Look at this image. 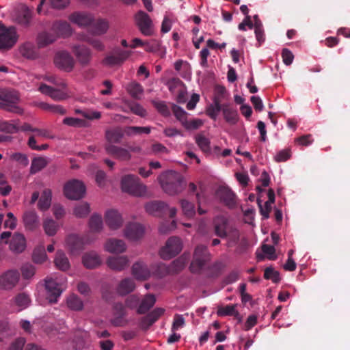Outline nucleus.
<instances>
[{
  "label": "nucleus",
  "instance_id": "f257e3e1",
  "mask_svg": "<svg viewBox=\"0 0 350 350\" xmlns=\"http://www.w3.org/2000/svg\"><path fill=\"white\" fill-rule=\"evenodd\" d=\"M159 181L163 190L171 196L180 193L185 186L183 176L175 171L162 173L159 176Z\"/></svg>",
  "mask_w": 350,
  "mask_h": 350
},
{
  "label": "nucleus",
  "instance_id": "f03ea898",
  "mask_svg": "<svg viewBox=\"0 0 350 350\" xmlns=\"http://www.w3.org/2000/svg\"><path fill=\"white\" fill-rule=\"evenodd\" d=\"M18 93L13 90L0 89V108L5 111L21 114L23 109L18 106Z\"/></svg>",
  "mask_w": 350,
  "mask_h": 350
},
{
  "label": "nucleus",
  "instance_id": "7ed1b4c3",
  "mask_svg": "<svg viewBox=\"0 0 350 350\" xmlns=\"http://www.w3.org/2000/svg\"><path fill=\"white\" fill-rule=\"evenodd\" d=\"M122 191L135 196H141L146 191V187L140 183L139 178L133 174L125 175L122 178Z\"/></svg>",
  "mask_w": 350,
  "mask_h": 350
},
{
  "label": "nucleus",
  "instance_id": "20e7f679",
  "mask_svg": "<svg viewBox=\"0 0 350 350\" xmlns=\"http://www.w3.org/2000/svg\"><path fill=\"white\" fill-rule=\"evenodd\" d=\"M209 260L210 254L208 251L207 247L204 245H199L196 246L193 254V258L189 267L190 271L192 273L200 272Z\"/></svg>",
  "mask_w": 350,
  "mask_h": 350
},
{
  "label": "nucleus",
  "instance_id": "39448f33",
  "mask_svg": "<svg viewBox=\"0 0 350 350\" xmlns=\"http://www.w3.org/2000/svg\"><path fill=\"white\" fill-rule=\"evenodd\" d=\"M145 209L148 214L157 217H163L167 214L170 218L176 216L177 210L175 207L170 208L167 204L161 201H152L147 203Z\"/></svg>",
  "mask_w": 350,
  "mask_h": 350
},
{
  "label": "nucleus",
  "instance_id": "423d86ee",
  "mask_svg": "<svg viewBox=\"0 0 350 350\" xmlns=\"http://www.w3.org/2000/svg\"><path fill=\"white\" fill-rule=\"evenodd\" d=\"M182 250V243L180 238L177 237H172L169 238L163 247L159 254L163 260H169L176 256Z\"/></svg>",
  "mask_w": 350,
  "mask_h": 350
},
{
  "label": "nucleus",
  "instance_id": "0eeeda50",
  "mask_svg": "<svg viewBox=\"0 0 350 350\" xmlns=\"http://www.w3.org/2000/svg\"><path fill=\"white\" fill-rule=\"evenodd\" d=\"M85 192V187L84 184L76 179L67 182L64 187L65 196L70 200H79L82 198Z\"/></svg>",
  "mask_w": 350,
  "mask_h": 350
},
{
  "label": "nucleus",
  "instance_id": "6e6552de",
  "mask_svg": "<svg viewBox=\"0 0 350 350\" xmlns=\"http://www.w3.org/2000/svg\"><path fill=\"white\" fill-rule=\"evenodd\" d=\"M18 36L14 27L0 25V49L9 50L16 44Z\"/></svg>",
  "mask_w": 350,
  "mask_h": 350
},
{
  "label": "nucleus",
  "instance_id": "1a4fd4ad",
  "mask_svg": "<svg viewBox=\"0 0 350 350\" xmlns=\"http://www.w3.org/2000/svg\"><path fill=\"white\" fill-rule=\"evenodd\" d=\"M44 286L46 299L51 304L57 303L63 291L62 284L51 278H46L44 279Z\"/></svg>",
  "mask_w": 350,
  "mask_h": 350
},
{
  "label": "nucleus",
  "instance_id": "9d476101",
  "mask_svg": "<svg viewBox=\"0 0 350 350\" xmlns=\"http://www.w3.org/2000/svg\"><path fill=\"white\" fill-rule=\"evenodd\" d=\"M135 19L137 27L144 36H149L152 34V22L148 14L140 10L136 13Z\"/></svg>",
  "mask_w": 350,
  "mask_h": 350
},
{
  "label": "nucleus",
  "instance_id": "9b49d317",
  "mask_svg": "<svg viewBox=\"0 0 350 350\" xmlns=\"http://www.w3.org/2000/svg\"><path fill=\"white\" fill-rule=\"evenodd\" d=\"M54 63L59 69L70 72L74 68L75 60L68 52L60 51L55 54Z\"/></svg>",
  "mask_w": 350,
  "mask_h": 350
},
{
  "label": "nucleus",
  "instance_id": "f8f14e48",
  "mask_svg": "<svg viewBox=\"0 0 350 350\" xmlns=\"http://www.w3.org/2000/svg\"><path fill=\"white\" fill-rule=\"evenodd\" d=\"M226 92L224 87H220L217 90V95L215 96L213 104L208 106L206 114L213 120H215L219 113L222 111L223 105L221 104V99Z\"/></svg>",
  "mask_w": 350,
  "mask_h": 350
},
{
  "label": "nucleus",
  "instance_id": "ddd939ff",
  "mask_svg": "<svg viewBox=\"0 0 350 350\" xmlns=\"http://www.w3.org/2000/svg\"><path fill=\"white\" fill-rule=\"evenodd\" d=\"M130 54L131 52L129 51L118 49L105 57L103 63L109 66L121 65L129 57Z\"/></svg>",
  "mask_w": 350,
  "mask_h": 350
},
{
  "label": "nucleus",
  "instance_id": "4468645a",
  "mask_svg": "<svg viewBox=\"0 0 350 350\" xmlns=\"http://www.w3.org/2000/svg\"><path fill=\"white\" fill-rule=\"evenodd\" d=\"M20 273L17 270H8L0 276V286L5 290L13 288L18 282Z\"/></svg>",
  "mask_w": 350,
  "mask_h": 350
},
{
  "label": "nucleus",
  "instance_id": "2eb2a0df",
  "mask_svg": "<svg viewBox=\"0 0 350 350\" xmlns=\"http://www.w3.org/2000/svg\"><path fill=\"white\" fill-rule=\"evenodd\" d=\"M105 152L114 158L121 161H129L131 158L129 151L124 148L114 144H105L104 146Z\"/></svg>",
  "mask_w": 350,
  "mask_h": 350
},
{
  "label": "nucleus",
  "instance_id": "dca6fc26",
  "mask_svg": "<svg viewBox=\"0 0 350 350\" xmlns=\"http://www.w3.org/2000/svg\"><path fill=\"white\" fill-rule=\"evenodd\" d=\"M217 195L220 200L228 207L233 208L236 206V196L228 187H221L217 191Z\"/></svg>",
  "mask_w": 350,
  "mask_h": 350
},
{
  "label": "nucleus",
  "instance_id": "f3484780",
  "mask_svg": "<svg viewBox=\"0 0 350 350\" xmlns=\"http://www.w3.org/2000/svg\"><path fill=\"white\" fill-rule=\"evenodd\" d=\"M113 318L111 322L116 327H122L126 324L124 317L126 316L125 307L121 302L115 303L113 306Z\"/></svg>",
  "mask_w": 350,
  "mask_h": 350
},
{
  "label": "nucleus",
  "instance_id": "a211bd4d",
  "mask_svg": "<svg viewBox=\"0 0 350 350\" xmlns=\"http://www.w3.org/2000/svg\"><path fill=\"white\" fill-rule=\"evenodd\" d=\"M72 51L81 65L85 66L90 63L92 52L89 48L84 45L76 44L72 46Z\"/></svg>",
  "mask_w": 350,
  "mask_h": 350
},
{
  "label": "nucleus",
  "instance_id": "6ab92c4d",
  "mask_svg": "<svg viewBox=\"0 0 350 350\" xmlns=\"http://www.w3.org/2000/svg\"><path fill=\"white\" fill-rule=\"evenodd\" d=\"M107 266L115 271H121L129 266V259L126 256H109L106 262Z\"/></svg>",
  "mask_w": 350,
  "mask_h": 350
},
{
  "label": "nucleus",
  "instance_id": "aec40b11",
  "mask_svg": "<svg viewBox=\"0 0 350 350\" xmlns=\"http://www.w3.org/2000/svg\"><path fill=\"white\" fill-rule=\"evenodd\" d=\"M144 228L137 223L128 224L124 230V234L126 238L131 240H137L143 237Z\"/></svg>",
  "mask_w": 350,
  "mask_h": 350
},
{
  "label": "nucleus",
  "instance_id": "412c9836",
  "mask_svg": "<svg viewBox=\"0 0 350 350\" xmlns=\"http://www.w3.org/2000/svg\"><path fill=\"white\" fill-rule=\"evenodd\" d=\"M38 90L41 93L50 96L55 100H62L67 97L66 94L61 90L54 88L44 83H42Z\"/></svg>",
  "mask_w": 350,
  "mask_h": 350
},
{
  "label": "nucleus",
  "instance_id": "4be33fe9",
  "mask_svg": "<svg viewBox=\"0 0 350 350\" xmlns=\"http://www.w3.org/2000/svg\"><path fill=\"white\" fill-rule=\"evenodd\" d=\"M23 219L24 226L28 230H36L40 226L39 217L33 211H26L23 215Z\"/></svg>",
  "mask_w": 350,
  "mask_h": 350
},
{
  "label": "nucleus",
  "instance_id": "5701e85b",
  "mask_svg": "<svg viewBox=\"0 0 350 350\" xmlns=\"http://www.w3.org/2000/svg\"><path fill=\"white\" fill-rule=\"evenodd\" d=\"M105 222L111 230H116L122 225L121 215L116 210H109L105 215Z\"/></svg>",
  "mask_w": 350,
  "mask_h": 350
},
{
  "label": "nucleus",
  "instance_id": "b1692460",
  "mask_svg": "<svg viewBox=\"0 0 350 350\" xmlns=\"http://www.w3.org/2000/svg\"><path fill=\"white\" fill-rule=\"evenodd\" d=\"M214 231L220 238H226L228 235V219L224 216H217L213 220Z\"/></svg>",
  "mask_w": 350,
  "mask_h": 350
},
{
  "label": "nucleus",
  "instance_id": "393cba45",
  "mask_svg": "<svg viewBox=\"0 0 350 350\" xmlns=\"http://www.w3.org/2000/svg\"><path fill=\"white\" fill-rule=\"evenodd\" d=\"M88 242L87 240L77 234H70L66 239L67 245L72 252L82 250Z\"/></svg>",
  "mask_w": 350,
  "mask_h": 350
},
{
  "label": "nucleus",
  "instance_id": "a878e982",
  "mask_svg": "<svg viewBox=\"0 0 350 350\" xmlns=\"http://www.w3.org/2000/svg\"><path fill=\"white\" fill-rule=\"evenodd\" d=\"M132 274L137 280H145L150 275L147 266L142 262H137L132 267Z\"/></svg>",
  "mask_w": 350,
  "mask_h": 350
},
{
  "label": "nucleus",
  "instance_id": "bb28decb",
  "mask_svg": "<svg viewBox=\"0 0 350 350\" xmlns=\"http://www.w3.org/2000/svg\"><path fill=\"white\" fill-rule=\"evenodd\" d=\"M105 249L110 253L120 254L125 252L126 247L122 240L109 239L105 243Z\"/></svg>",
  "mask_w": 350,
  "mask_h": 350
},
{
  "label": "nucleus",
  "instance_id": "cd10ccee",
  "mask_svg": "<svg viewBox=\"0 0 350 350\" xmlns=\"http://www.w3.org/2000/svg\"><path fill=\"white\" fill-rule=\"evenodd\" d=\"M26 247V240L23 234L14 233L10 243V248L16 253H21Z\"/></svg>",
  "mask_w": 350,
  "mask_h": 350
},
{
  "label": "nucleus",
  "instance_id": "c85d7f7f",
  "mask_svg": "<svg viewBox=\"0 0 350 350\" xmlns=\"http://www.w3.org/2000/svg\"><path fill=\"white\" fill-rule=\"evenodd\" d=\"M83 263L88 269H94L101 264V259L96 252L92 251L83 256Z\"/></svg>",
  "mask_w": 350,
  "mask_h": 350
},
{
  "label": "nucleus",
  "instance_id": "c756f323",
  "mask_svg": "<svg viewBox=\"0 0 350 350\" xmlns=\"http://www.w3.org/2000/svg\"><path fill=\"white\" fill-rule=\"evenodd\" d=\"M156 302V297L153 294H146L143 298H140L139 306L137 313L143 314L146 313L149 310L153 307Z\"/></svg>",
  "mask_w": 350,
  "mask_h": 350
},
{
  "label": "nucleus",
  "instance_id": "7c9ffc66",
  "mask_svg": "<svg viewBox=\"0 0 350 350\" xmlns=\"http://www.w3.org/2000/svg\"><path fill=\"white\" fill-rule=\"evenodd\" d=\"M57 40V36L54 33L48 31H42L39 33L36 38L38 47L41 49L53 44Z\"/></svg>",
  "mask_w": 350,
  "mask_h": 350
},
{
  "label": "nucleus",
  "instance_id": "2f4dec72",
  "mask_svg": "<svg viewBox=\"0 0 350 350\" xmlns=\"http://www.w3.org/2000/svg\"><path fill=\"white\" fill-rule=\"evenodd\" d=\"M52 29L58 36L67 37L71 34L72 30L70 24L66 21H56L53 24Z\"/></svg>",
  "mask_w": 350,
  "mask_h": 350
},
{
  "label": "nucleus",
  "instance_id": "473e14b6",
  "mask_svg": "<svg viewBox=\"0 0 350 350\" xmlns=\"http://www.w3.org/2000/svg\"><path fill=\"white\" fill-rule=\"evenodd\" d=\"M222 113L225 120L230 124H235L238 121V112L230 104H223Z\"/></svg>",
  "mask_w": 350,
  "mask_h": 350
},
{
  "label": "nucleus",
  "instance_id": "72a5a7b5",
  "mask_svg": "<svg viewBox=\"0 0 350 350\" xmlns=\"http://www.w3.org/2000/svg\"><path fill=\"white\" fill-rule=\"evenodd\" d=\"M69 19L79 27H86L92 23V17L90 15L78 12L72 14L69 16Z\"/></svg>",
  "mask_w": 350,
  "mask_h": 350
},
{
  "label": "nucleus",
  "instance_id": "f704fd0d",
  "mask_svg": "<svg viewBox=\"0 0 350 350\" xmlns=\"http://www.w3.org/2000/svg\"><path fill=\"white\" fill-rule=\"evenodd\" d=\"M135 288V284L131 278H124L119 283L117 291L118 293L122 296L128 295L131 293Z\"/></svg>",
  "mask_w": 350,
  "mask_h": 350
},
{
  "label": "nucleus",
  "instance_id": "c9c22d12",
  "mask_svg": "<svg viewBox=\"0 0 350 350\" xmlns=\"http://www.w3.org/2000/svg\"><path fill=\"white\" fill-rule=\"evenodd\" d=\"M123 135V133L120 128L107 129L105 131V139L107 141L105 144H119L120 143Z\"/></svg>",
  "mask_w": 350,
  "mask_h": 350
},
{
  "label": "nucleus",
  "instance_id": "e433bc0d",
  "mask_svg": "<svg viewBox=\"0 0 350 350\" xmlns=\"http://www.w3.org/2000/svg\"><path fill=\"white\" fill-rule=\"evenodd\" d=\"M188 262V257L182 255L175 260H174L168 267L167 271L172 274H176L181 271Z\"/></svg>",
  "mask_w": 350,
  "mask_h": 350
},
{
  "label": "nucleus",
  "instance_id": "4c0bfd02",
  "mask_svg": "<svg viewBox=\"0 0 350 350\" xmlns=\"http://www.w3.org/2000/svg\"><path fill=\"white\" fill-rule=\"evenodd\" d=\"M20 53L25 58L34 59L38 57V52L33 44L26 42L20 47Z\"/></svg>",
  "mask_w": 350,
  "mask_h": 350
},
{
  "label": "nucleus",
  "instance_id": "58836bf2",
  "mask_svg": "<svg viewBox=\"0 0 350 350\" xmlns=\"http://www.w3.org/2000/svg\"><path fill=\"white\" fill-rule=\"evenodd\" d=\"M54 263L57 269L66 271L70 268V262L66 255L62 251H57L54 259Z\"/></svg>",
  "mask_w": 350,
  "mask_h": 350
},
{
  "label": "nucleus",
  "instance_id": "ea45409f",
  "mask_svg": "<svg viewBox=\"0 0 350 350\" xmlns=\"http://www.w3.org/2000/svg\"><path fill=\"white\" fill-rule=\"evenodd\" d=\"M31 18L32 10L25 5L23 6L17 16L18 23L24 27H28L30 25Z\"/></svg>",
  "mask_w": 350,
  "mask_h": 350
},
{
  "label": "nucleus",
  "instance_id": "a19ab883",
  "mask_svg": "<svg viewBox=\"0 0 350 350\" xmlns=\"http://www.w3.org/2000/svg\"><path fill=\"white\" fill-rule=\"evenodd\" d=\"M51 191L49 189H45L42 193L41 197L38 203V207L41 211L47 210L51 204Z\"/></svg>",
  "mask_w": 350,
  "mask_h": 350
},
{
  "label": "nucleus",
  "instance_id": "79ce46f5",
  "mask_svg": "<svg viewBox=\"0 0 350 350\" xmlns=\"http://www.w3.org/2000/svg\"><path fill=\"white\" fill-rule=\"evenodd\" d=\"M48 164L46 158L42 157H35L31 161L30 173L35 174L44 168Z\"/></svg>",
  "mask_w": 350,
  "mask_h": 350
},
{
  "label": "nucleus",
  "instance_id": "37998d69",
  "mask_svg": "<svg viewBox=\"0 0 350 350\" xmlns=\"http://www.w3.org/2000/svg\"><path fill=\"white\" fill-rule=\"evenodd\" d=\"M217 314L219 317L234 316V317H239V312L236 310V305L219 306Z\"/></svg>",
  "mask_w": 350,
  "mask_h": 350
},
{
  "label": "nucleus",
  "instance_id": "c03bdc74",
  "mask_svg": "<svg viewBox=\"0 0 350 350\" xmlns=\"http://www.w3.org/2000/svg\"><path fill=\"white\" fill-rule=\"evenodd\" d=\"M91 28V31L93 34L100 36L107 32L109 25L105 20L99 19L93 23Z\"/></svg>",
  "mask_w": 350,
  "mask_h": 350
},
{
  "label": "nucleus",
  "instance_id": "a18cd8bd",
  "mask_svg": "<svg viewBox=\"0 0 350 350\" xmlns=\"http://www.w3.org/2000/svg\"><path fill=\"white\" fill-rule=\"evenodd\" d=\"M195 139L196 143L202 152L205 153L211 152V142L208 138L206 137L203 134L199 133L196 135Z\"/></svg>",
  "mask_w": 350,
  "mask_h": 350
},
{
  "label": "nucleus",
  "instance_id": "49530a36",
  "mask_svg": "<svg viewBox=\"0 0 350 350\" xmlns=\"http://www.w3.org/2000/svg\"><path fill=\"white\" fill-rule=\"evenodd\" d=\"M126 90L133 98L139 99L144 92V88L140 83L133 81L127 85Z\"/></svg>",
  "mask_w": 350,
  "mask_h": 350
},
{
  "label": "nucleus",
  "instance_id": "de8ad7c7",
  "mask_svg": "<svg viewBox=\"0 0 350 350\" xmlns=\"http://www.w3.org/2000/svg\"><path fill=\"white\" fill-rule=\"evenodd\" d=\"M68 307L72 310L79 311L83 308L82 300L76 295H70L66 300Z\"/></svg>",
  "mask_w": 350,
  "mask_h": 350
},
{
  "label": "nucleus",
  "instance_id": "09e8293b",
  "mask_svg": "<svg viewBox=\"0 0 350 350\" xmlns=\"http://www.w3.org/2000/svg\"><path fill=\"white\" fill-rule=\"evenodd\" d=\"M43 228L48 236L52 237L56 234L59 228V225L52 219H46L43 221Z\"/></svg>",
  "mask_w": 350,
  "mask_h": 350
},
{
  "label": "nucleus",
  "instance_id": "8fccbe9b",
  "mask_svg": "<svg viewBox=\"0 0 350 350\" xmlns=\"http://www.w3.org/2000/svg\"><path fill=\"white\" fill-rule=\"evenodd\" d=\"M89 227L92 232H100L103 228L101 216L99 215H93L89 220Z\"/></svg>",
  "mask_w": 350,
  "mask_h": 350
},
{
  "label": "nucleus",
  "instance_id": "3c124183",
  "mask_svg": "<svg viewBox=\"0 0 350 350\" xmlns=\"http://www.w3.org/2000/svg\"><path fill=\"white\" fill-rule=\"evenodd\" d=\"M180 206L183 214L187 217H191L195 215V207L193 203L186 200H181Z\"/></svg>",
  "mask_w": 350,
  "mask_h": 350
},
{
  "label": "nucleus",
  "instance_id": "603ef678",
  "mask_svg": "<svg viewBox=\"0 0 350 350\" xmlns=\"http://www.w3.org/2000/svg\"><path fill=\"white\" fill-rule=\"evenodd\" d=\"M172 111L176 119L182 124L187 119V113L180 106L173 104Z\"/></svg>",
  "mask_w": 350,
  "mask_h": 350
},
{
  "label": "nucleus",
  "instance_id": "864d4df0",
  "mask_svg": "<svg viewBox=\"0 0 350 350\" xmlns=\"http://www.w3.org/2000/svg\"><path fill=\"white\" fill-rule=\"evenodd\" d=\"M140 297L137 295H131L127 297L125 299V306L129 309L138 310L139 306Z\"/></svg>",
  "mask_w": 350,
  "mask_h": 350
},
{
  "label": "nucleus",
  "instance_id": "5fc2aeb1",
  "mask_svg": "<svg viewBox=\"0 0 350 350\" xmlns=\"http://www.w3.org/2000/svg\"><path fill=\"white\" fill-rule=\"evenodd\" d=\"M90 206L88 203H81L77 205L74 209V214L77 217H84L90 213Z\"/></svg>",
  "mask_w": 350,
  "mask_h": 350
},
{
  "label": "nucleus",
  "instance_id": "6e6d98bb",
  "mask_svg": "<svg viewBox=\"0 0 350 350\" xmlns=\"http://www.w3.org/2000/svg\"><path fill=\"white\" fill-rule=\"evenodd\" d=\"M203 124V122L200 119H187L183 122L182 126L187 130H196Z\"/></svg>",
  "mask_w": 350,
  "mask_h": 350
},
{
  "label": "nucleus",
  "instance_id": "4d7b16f0",
  "mask_svg": "<svg viewBox=\"0 0 350 350\" xmlns=\"http://www.w3.org/2000/svg\"><path fill=\"white\" fill-rule=\"evenodd\" d=\"M0 130L8 133H16L19 131L17 124L4 121L0 123Z\"/></svg>",
  "mask_w": 350,
  "mask_h": 350
},
{
  "label": "nucleus",
  "instance_id": "13d9d810",
  "mask_svg": "<svg viewBox=\"0 0 350 350\" xmlns=\"http://www.w3.org/2000/svg\"><path fill=\"white\" fill-rule=\"evenodd\" d=\"M81 40L88 42L91 46H92L93 48H94L95 49H96L99 51H103L105 49L104 44L98 39H95V38H92L89 36H83V38H81Z\"/></svg>",
  "mask_w": 350,
  "mask_h": 350
},
{
  "label": "nucleus",
  "instance_id": "bf43d9fd",
  "mask_svg": "<svg viewBox=\"0 0 350 350\" xmlns=\"http://www.w3.org/2000/svg\"><path fill=\"white\" fill-rule=\"evenodd\" d=\"M264 278L266 280H271L274 283H278L280 280L279 272L271 267H267L265 269Z\"/></svg>",
  "mask_w": 350,
  "mask_h": 350
},
{
  "label": "nucleus",
  "instance_id": "052dcab7",
  "mask_svg": "<svg viewBox=\"0 0 350 350\" xmlns=\"http://www.w3.org/2000/svg\"><path fill=\"white\" fill-rule=\"evenodd\" d=\"M169 90L171 92H175L177 89L182 88L184 85L183 82L178 77H173L170 79L167 83Z\"/></svg>",
  "mask_w": 350,
  "mask_h": 350
},
{
  "label": "nucleus",
  "instance_id": "680f3d73",
  "mask_svg": "<svg viewBox=\"0 0 350 350\" xmlns=\"http://www.w3.org/2000/svg\"><path fill=\"white\" fill-rule=\"evenodd\" d=\"M46 259V254L42 248H36L33 252V260L36 263L41 264Z\"/></svg>",
  "mask_w": 350,
  "mask_h": 350
},
{
  "label": "nucleus",
  "instance_id": "e2e57ef3",
  "mask_svg": "<svg viewBox=\"0 0 350 350\" xmlns=\"http://www.w3.org/2000/svg\"><path fill=\"white\" fill-rule=\"evenodd\" d=\"M76 113L81 114L83 117L88 120H98L101 117V113L99 111H81L79 109L76 110Z\"/></svg>",
  "mask_w": 350,
  "mask_h": 350
},
{
  "label": "nucleus",
  "instance_id": "0e129e2a",
  "mask_svg": "<svg viewBox=\"0 0 350 350\" xmlns=\"http://www.w3.org/2000/svg\"><path fill=\"white\" fill-rule=\"evenodd\" d=\"M63 123L68 126H74V127H81L85 126V122L83 120L67 117L63 120Z\"/></svg>",
  "mask_w": 350,
  "mask_h": 350
},
{
  "label": "nucleus",
  "instance_id": "69168bd1",
  "mask_svg": "<svg viewBox=\"0 0 350 350\" xmlns=\"http://www.w3.org/2000/svg\"><path fill=\"white\" fill-rule=\"evenodd\" d=\"M151 129L149 126H129L127 129L128 135H139L142 133L149 134Z\"/></svg>",
  "mask_w": 350,
  "mask_h": 350
},
{
  "label": "nucleus",
  "instance_id": "338daca9",
  "mask_svg": "<svg viewBox=\"0 0 350 350\" xmlns=\"http://www.w3.org/2000/svg\"><path fill=\"white\" fill-rule=\"evenodd\" d=\"M35 267L29 264L24 265L21 268L22 276L25 279H29L35 274Z\"/></svg>",
  "mask_w": 350,
  "mask_h": 350
},
{
  "label": "nucleus",
  "instance_id": "774afa93",
  "mask_svg": "<svg viewBox=\"0 0 350 350\" xmlns=\"http://www.w3.org/2000/svg\"><path fill=\"white\" fill-rule=\"evenodd\" d=\"M185 321L183 315L176 314L174 317V321L172 323V331L178 330L185 325Z\"/></svg>",
  "mask_w": 350,
  "mask_h": 350
}]
</instances>
